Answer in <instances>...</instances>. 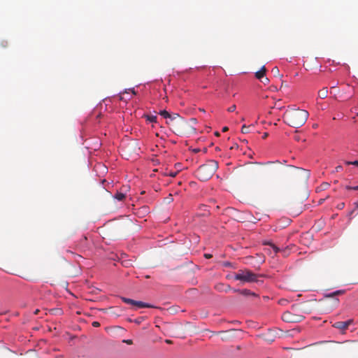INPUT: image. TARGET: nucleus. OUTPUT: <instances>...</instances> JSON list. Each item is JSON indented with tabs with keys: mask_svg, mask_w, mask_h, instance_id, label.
<instances>
[{
	"mask_svg": "<svg viewBox=\"0 0 358 358\" xmlns=\"http://www.w3.org/2000/svg\"><path fill=\"white\" fill-rule=\"evenodd\" d=\"M308 112L299 108H292L287 110L283 115V121L287 125L299 128L302 127L308 120Z\"/></svg>",
	"mask_w": 358,
	"mask_h": 358,
	"instance_id": "obj_1",
	"label": "nucleus"
},
{
	"mask_svg": "<svg viewBox=\"0 0 358 358\" xmlns=\"http://www.w3.org/2000/svg\"><path fill=\"white\" fill-rule=\"evenodd\" d=\"M218 169V162L215 160H208L200 166L196 171V175L201 181L209 180Z\"/></svg>",
	"mask_w": 358,
	"mask_h": 358,
	"instance_id": "obj_2",
	"label": "nucleus"
},
{
	"mask_svg": "<svg viewBox=\"0 0 358 358\" xmlns=\"http://www.w3.org/2000/svg\"><path fill=\"white\" fill-rule=\"evenodd\" d=\"M166 124L170 125L173 132L177 135H182L184 133L185 121L178 114L173 113L166 120Z\"/></svg>",
	"mask_w": 358,
	"mask_h": 358,
	"instance_id": "obj_3",
	"label": "nucleus"
},
{
	"mask_svg": "<svg viewBox=\"0 0 358 358\" xmlns=\"http://www.w3.org/2000/svg\"><path fill=\"white\" fill-rule=\"evenodd\" d=\"M258 275L249 269H241L234 273V279L242 283L253 282L257 281Z\"/></svg>",
	"mask_w": 358,
	"mask_h": 358,
	"instance_id": "obj_4",
	"label": "nucleus"
},
{
	"mask_svg": "<svg viewBox=\"0 0 358 358\" xmlns=\"http://www.w3.org/2000/svg\"><path fill=\"white\" fill-rule=\"evenodd\" d=\"M121 299L122 301H124L125 303L130 304L136 308H157L155 306H152L150 303H144L141 301H135L129 298L126 297H121Z\"/></svg>",
	"mask_w": 358,
	"mask_h": 358,
	"instance_id": "obj_5",
	"label": "nucleus"
},
{
	"mask_svg": "<svg viewBox=\"0 0 358 358\" xmlns=\"http://www.w3.org/2000/svg\"><path fill=\"white\" fill-rule=\"evenodd\" d=\"M352 323V320H349L345 321V322H336L333 324V327H334L335 328H337L338 329L344 331V330L347 329L348 327H349V325L351 324Z\"/></svg>",
	"mask_w": 358,
	"mask_h": 358,
	"instance_id": "obj_6",
	"label": "nucleus"
},
{
	"mask_svg": "<svg viewBox=\"0 0 358 358\" xmlns=\"http://www.w3.org/2000/svg\"><path fill=\"white\" fill-rule=\"evenodd\" d=\"M294 317L290 312L287 311L282 314V319L286 322H296Z\"/></svg>",
	"mask_w": 358,
	"mask_h": 358,
	"instance_id": "obj_7",
	"label": "nucleus"
},
{
	"mask_svg": "<svg viewBox=\"0 0 358 358\" xmlns=\"http://www.w3.org/2000/svg\"><path fill=\"white\" fill-rule=\"evenodd\" d=\"M248 259H250V260H254L255 259V264H257L258 267H259V266L263 264L265 261V257L264 256H263L262 255H259V254H257V257H252V256H250V257H247Z\"/></svg>",
	"mask_w": 358,
	"mask_h": 358,
	"instance_id": "obj_8",
	"label": "nucleus"
},
{
	"mask_svg": "<svg viewBox=\"0 0 358 358\" xmlns=\"http://www.w3.org/2000/svg\"><path fill=\"white\" fill-rule=\"evenodd\" d=\"M266 71V67L263 66L259 71L256 72L255 77L259 80H262V78H264Z\"/></svg>",
	"mask_w": 358,
	"mask_h": 358,
	"instance_id": "obj_9",
	"label": "nucleus"
},
{
	"mask_svg": "<svg viewBox=\"0 0 358 358\" xmlns=\"http://www.w3.org/2000/svg\"><path fill=\"white\" fill-rule=\"evenodd\" d=\"M328 95V89L327 87H323L318 92V96L320 99H325Z\"/></svg>",
	"mask_w": 358,
	"mask_h": 358,
	"instance_id": "obj_10",
	"label": "nucleus"
},
{
	"mask_svg": "<svg viewBox=\"0 0 358 358\" xmlns=\"http://www.w3.org/2000/svg\"><path fill=\"white\" fill-rule=\"evenodd\" d=\"M114 198L118 201H123L125 198V194L122 192H117L114 195Z\"/></svg>",
	"mask_w": 358,
	"mask_h": 358,
	"instance_id": "obj_11",
	"label": "nucleus"
},
{
	"mask_svg": "<svg viewBox=\"0 0 358 358\" xmlns=\"http://www.w3.org/2000/svg\"><path fill=\"white\" fill-rule=\"evenodd\" d=\"M271 72L275 77H282V75L280 73L279 69L277 66H274L272 69Z\"/></svg>",
	"mask_w": 358,
	"mask_h": 358,
	"instance_id": "obj_12",
	"label": "nucleus"
},
{
	"mask_svg": "<svg viewBox=\"0 0 358 358\" xmlns=\"http://www.w3.org/2000/svg\"><path fill=\"white\" fill-rule=\"evenodd\" d=\"M159 115H162L165 119H168L169 117H171V114H170L168 111L163 110L159 112Z\"/></svg>",
	"mask_w": 358,
	"mask_h": 358,
	"instance_id": "obj_13",
	"label": "nucleus"
},
{
	"mask_svg": "<svg viewBox=\"0 0 358 358\" xmlns=\"http://www.w3.org/2000/svg\"><path fill=\"white\" fill-rule=\"evenodd\" d=\"M245 296L247 297H257L258 295L255 292H241Z\"/></svg>",
	"mask_w": 358,
	"mask_h": 358,
	"instance_id": "obj_14",
	"label": "nucleus"
},
{
	"mask_svg": "<svg viewBox=\"0 0 358 358\" xmlns=\"http://www.w3.org/2000/svg\"><path fill=\"white\" fill-rule=\"evenodd\" d=\"M241 131L243 134H248L250 131V126H246L245 124L243 125L241 128Z\"/></svg>",
	"mask_w": 358,
	"mask_h": 358,
	"instance_id": "obj_15",
	"label": "nucleus"
},
{
	"mask_svg": "<svg viewBox=\"0 0 358 358\" xmlns=\"http://www.w3.org/2000/svg\"><path fill=\"white\" fill-rule=\"evenodd\" d=\"M148 120H149L150 122H157V116H147Z\"/></svg>",
	"mask_w": 358,
	"mask_h": 358,
	"instance_id": "obj_16",
	"label": "nucleus"
},
{
	"mask_svg": "<svg viewBox=\"0 0 358 358\" xmlns=\"http://www.w3.org/2000/svg\"><path fill=\"white\" fill-rule=\"evenodd\" d=\"M227 285H225L224 284H220V285H217L216 289H222L224 291H226L227 290Z\"/></svg>",
	"mask_w": 358,
	"mask_h": 358,
	"instance_id": "obj_17",
	"label": "nucleus"
},
{
	"mask_svg": "<svg viewBox=\"0 0 358 358\" xmlns=\"http://www.w3.org/2000/svg\"><path fill=\"white\" fill-rule=\"evenodd\" d=\"M262 337H264V339L266 340V341H268V343H272L274 341L273 338H271V337L266 338V334L262 335Z\"/></svg>",
	"mask_w": 358,
	"mask_h": 358,
	"instance_id": "obj_18",
	"label": "nucleus"
},
{
	"mask_svg": "<svg viewBox=\"0 0 358 358\" xmlns=\"http://www.w3.org/2000/svg\"><path fill=\"white\" fill-rule=\"evenodd\" d=\"M236 105L234 104L228 108L227 111L230 112V113L234 112L236 110Z\"/></svg>",
	"mask_w": 358,
	"mask_h": 358,
	"instance_id": "obj_19",
	"label": "nucleus"
},
{
	"mask_svg": "<svg viewBox=\"0 0 358 358\" xmlns=\"http://www.w3.org/2000/svg\"><path fill=\"white\" fill-rule=\"evenodd\" d=\"M341 292H332L331 294L327 295V296L328 297H334L335 296H336L337 294H341Z\"/></svg>",
	"mask_w": 358,
	"mask_h": 358,
	"instance_id": "obj_20",
	"label": "nucleus"
},
{
	"mask_svg": "<svg viewBox=\"0 0 358 358\" xmlns=\"http://www.w3.org/2000/svg\"><path fill=\"white\" fill-rule=\"evenodd\" d=\"M348 164H353L358 166V161H354V162H348Z\"/></svg>",
	"mask_w": 358,
	"mask_h": 358,
	"instance_id": "obj_21",
	"label": "nucleus"
},
{
	"mask_svg": "<svg viewBox=\"0 0 358 358\" xmlns=\"http://www.w3.org/2000/svg\"><path fill=\"white\" fill-rule=\"evenodd\" d=\"M329 186V184L328 182H324L322 184V187L323 189H327Z\"/></svg>",
	"mask_w": 358,
	"mask_h": 358,
	"instance_id": "obj_22",
	"label": "nucleus"
},
{
	"mask_svg": "<svg viewBox=\"0 0 358 358\" xmlns=\"http://www.w3.org/2000/svg\"><path fill=\"white\" fill-rule=\"evenodd\" d=\"M271 247L274 250L275 252L277 253L279 251L278 248H277L275 245L271 244Z\"/></svg>",
	"mask_w": 358,
	"mask_h": 358,
	"instance_id": "obj_23",
	"label": "nucleus"
},
{
	"mask_svg": "<svg viewBox=\"0 0 358 358\" xmlns=\"http://www.w3.org/2000/svg\"><path fill=\"white\" fill-rule=\"evenodd\" d=\"M92 326L94 327H98L100 326V323L99 322L94 321L92 322Z\"/></svg>",
	"mask_w": 358,
	"mask_h": 358,
	"instance_id": "obj_24",
	"label": "nucleus"
},
{
	"mask_svg": "<svg viewBox=\"0 0 358 358\" xmlns=\"http://www.w3.org/2000/svg\"><path fill=\"white\" fill-rule=\"evenodd\" d=\"M223 265L224 266L229 267V266H231V263H230L229 262H225L223 263Z\"/></svg>",
	"mask_w": 358,
	"mask_h": 358,
	"instance_id": "obj_25",
	"label": "nucleus"
},
{
	"mask_svg": "<svg viewBox=\"0 0 358 358\" xmlns=\"http://www.w3.org/2000/svg\"><path fill=\"white\" fill-rule=\"evenodd\" d=\"M262 82L264 84V85H266L269 82V80L267 78H264V80H262Z\"/></svg>",
	"mask_w": 358,
	"mask_h": 358,
	"instance_id": "obj_26",
	"label": "nucleus"
},
{
	"mask_svg": "<svg viewBox=\"0 0 358 358\" xmlns=\"http://www.w3.org/2000/svg\"><path fill=\"white\" fill-rule=\"evenodd\" d=\"M342 169H343V167L341 166H338L336 167V171L337 172L341 171Z\"/></svg>",
	"mask_w": 358,
	"mask_h": 358,
	"instance_id": "obj_27",
	"label": "nucleus"
},
{
	"mask_svg": "<svg viewBox=\"0 0 358 358\" xmlns=\"http://www.w3.org/2000/svg\"><path fill=\"white\" fill-rule=\"evenodd\" d=\"M344 206H345L344 203H340V204H338V208L339 209H342V208H344Z\"/></svg>",
	"mask_w": 358,
	"mask_h": 358,
	"instance_id": "obj_28",
	"label": "nucleus"
},
{
	"mask_svg": "<svg viewBox=\"0 0 358 358\" xmlns=\"http://www.w3.org/2000/svg\"><path fill=\"white\" fill-rule=\"evenodd\" d=\"M204 257H205L206 259H210V258H211V257H213V255H210V254H205V255H204Z\"/></svg>",
	"mask_w": 358,
	"mask_h": 358,
	"instance_id": "obj_29",
	"label": "nucleus"
},
{
	"mask_svg": "<svg viewBox=\"0 0 358 358\" xmlns=\"http://www.w3.org/2000/svg\"><path fill=\"white\" fill-rule=\"evenodd\" d=\"M176 174H177V173H172L171 172V173H169V176L173 177V178H174V177H176Z\"/></svg>",
	"mask_w": 358,
	"mask_h": 358,
	"instance_id": "obj_30",
	"label": "nucleus"
},
{
	"mask_svg": "<svg viewBox=\"0 0 358 358\" xmlns=\"http://www.w3.org/2000/svg\"><path fill=\"white\" fill-rule=\"evenodd\" d=\"M125 343H127V344H131L132 343V341L131 340H127V341H124Z\"/></svg>",
	"mask_w": 358,
	"mask_h": 358,
	"instance_id": "obj_31",
	"label": "nucleus"
},
{
	"mask_svg": "<svg viewBox=\"0 0 358 358\" xmlns=\"http://www.w3.org/2000/svg\"><path fill=\"white\" fill-rule=\"evenodd\" d=\"M268 135V133H264V134H263L262 138H263L264 139H265L266 138H267Z\"/></svg>",
	"mask_w": 358,
	"mask_h": 358,
	"instance_id": "obj_32",
	"label": "nucleus"
},
{
	"mask_svg": "<svg viewBox=\"0 0 358 358\" xmlns=\"http://www.w3.org/2000/svg\"><path fill=\"white\" fill-rule=\"evenodd\" d=\"M352 189H354V190H358V185H357V186H355V187H352Z\"/></svg>",
	"mask_w": 358,
	"mask_h": 358,
	"instance_id": "obj_33",
	"label": "nucleus"
},
{
	"mask_svg": "<svg viewBox=\"0 0 358 358\" xmlns=\"http://www.w3.org/2000/svg\"><path fill=\"white\" fill-rule=\"evenodd\" d=\"M227 333V331H220L219 334L225 335Z\"/></svg>",
	"mask_w": 358,
	"mask_h": 358,
	"instance_id": "obj_34",
	"label": "nucleus"
},
{
	"mask_svg": "<svg viewBox=\"0 0 358 358\" xmlns=\"http://www.w3.org/2000/svg\"><path fill=\"white\" fill-rule=\"evenodd\" d=\"M227 130H228V128H227V127H224V128L222 129V131H227Z\"/></svg>",
	"mask_w": 358,
	"mask_h": 358,
	"instance_id": "obj_35",
	"label": "nucleus"
},
{
	"mask_svg": "<svg viewBox=\"0 0 358 358\" xmlns=\"http://www.w3.org/2000/svg\"><path fill=\"white\" fill-rule=\"evenodd\" d=\"M352 187H350V186H346V187H345V188H346L347 189H352Z\"/></svg>",
	"mask_w": 358,
	"mask_h": 358,
	"instance_id": "obj_36",
	"label": "nucleus"
},
{
	"mask_svg": "<svg viewBox=\"0 0 358 358\" xmlns=\"http://www.w3.org/2000/svg\"><path fill=\"white\" fill-rule=\"evenodd\" d=\"M354 204L355 207L358 209V202H355Z\"/></svg>",
	"mask_w": 358,
	"mask_h": 358,
	"instance_id": "obj_37",
	"label": "nucleus"
},
{
	"mask_svg": "<svg viewBox=\"0 0 358 358\" xmlns=\"http://www.w3.org/2000/svg\"><path fill=\"white\" fill-rule=\"evenodd\" d=\"M354 213V210H352L351 212H350V213H349V216H351V215H352V213Z\"/></svg>",
	"mask_w": 358,
	"mask_h": 358,
	"instance_id": "obj_38",
	"label": "nucleus"
},
{
	"mask_svg": "<svg viewBox=\"0 0 358 358\" xmlns=\"http://www.w3.org/2000/svg\"><path fill=\"white\" fill-rule=\"evenodd\" d=\"M194 152H199V149H195V150H194Z\"/></svg>",
	"mask_w": 358,
	"mask_h": 358,
	"instance_id": "obj_39",
	"label": "nucleus"
},
{
	"mask_svg": "<svg viewBox=\"0 0 358 358\" xmlns=\"http://www.w3.org/2000/svg\"><path fill=\"white\" fill-rule=\"evenodd\" d=\"M222 340H227V338L226 336H223V337H222Z\"/></svg>",
	"mask_w": 358,
	"mask_h": 358,
	"instance_id": "obj_40",
	"label": "nucleus"
},
{
	"mask_svg": "<svg viewBox=\"0 0 358 358\" xmlns=\"http://www.w3.org/2000/svg\"><path fill=\"white\" fill-rule=\"evenodd\" d=\"M192 122H196V119L192 118Z\"/></svg>",
	"mask_w": 358,
	"mask_h": 358,
	"instance_id": "obj_41",
	"label": "nucleus"
},
{
	"mask_svg": "<svg viewBox=\"0 0 358 358\" xmlns=\"http://www.w3.org/2000/svg\"><path fill=\"white\" fill-rule=\"evenodd\" d=\"M38 311H39L38 310H36L35 311V314H38Z\"/></svg>",
	"mask_w": 358,
	"mask_h": 358,
	"instance_id": "obj_42",
	"label": "nucleus"
},
{
	"mask_svg": "<svg viewBox=\"0 0 358 358\" xmlns=\"http://www.w3.org/2000/svg\"><path fill=\"white\" fill-rule=\"evenodd\" d=\"M285 302H286V300H284L282 302H281V304L285 303Z\"/></svg>",
	"mask_w": 358,
	"mask_h": 358,
	"instance_id": "obj_43",
	"label": "nucleus"
},
{
	"mask_svg": "<svg viewBox=\"0 0 358 358\" xmlns=\"http://www.w3.org/2000/svg\"><path fill=\"white\" fill-rule=\"evenodd\" d=\"M285 302H286V300H284L282 302H281V304L285 303Z\"/></svg>",
	"mask_w": 358,
	"mask_h": 358,
	"instance_id": "obj_44",
	"label": "nucleus"
},
{
	"mask_svg": "<svg viewBox=\"0 0 358 358\" xmlns=\"http://www.w3.org/2000/svg\"><path fill=\"white\" fill-rule=\"evenodd\" d=\"M285 302H286V300H284L282 302H281V304L285 303Z\"/></svg>",
	"mask_w": 358,
	"mask_h": 358,
	"instance_id": "obj_45",
	"label": "nucleus"
},
{
	"mask_svg": "<svg viewBox=\"0 0 358 358\" xmlns=\"http://www.w3.org/2000/svg\"><path fill=\"white\" fill-rule=\"evenodd\" d=\"M295 138L299 141V138L298 136L295 137Z\"/></svg>",
	"mask_w": 358,
	"mask_h": 358,
	"instance_id": "obj_46",
	"label": "nucleus"
},
{
	"mask_svg": "<svg viewBox=\"0 0 358 358\" xmlns=\"http://www.w3.org/2000/svg\"><path fill=\"white\" fill-rule=\"evenodd\" d=\"M241 121H245V118H244V117H242V118H241Z\"/></svg>",
	"mask_w": 358,
	"mask_h": 358,
	"instance_id": "obj_47",
	"label": "nucleus"
},
{
	"mask_svg": "<svg viewBox=\"0 0 358 358\" xmlns=\"http://www.w3.org/2000/svg\"><path fill=\"white\" fill-rule=\"evenodd\" d=\"M335 87V84H333V86L331 87V88H334Z\"/></svg>",
	"mask_w": 358,
	"mask_h": 358,
	"instance_id": "obj_48",
	"label": "nucleus"
},
{
	"mask_svg": "<svg viewBox=\"0 0 358 358\" xmlns=\"http://www.w3.org/2000/svg\"><path fill=\"white\" fill-rule=\"evenodd\" d=\"M335 87V84H333V86L331 87V88H334Z\"/></svg>",
	"mask_w": 358,
	"mask_h": 358,
	"instance_id": "obj_49",
	"label": "nucleus"
},
{
	"mask_svg": "<svg viewBox=\"0 0 358 358\" xmlns=\"http://www.w3.org/2000/svg\"><path fill=\"white\" fill-rule=\"evenodd\" d=\"M70 293H71V294L72 296H74V294H73V292H70Z\"/></svg>",
	"mask_w": 358,
	"mask_h": 358,
	"instance_id": "obj_50",
	"label": "nucleus"
},
{
	"mask_svg": "<svg viewBox=\"0 0 358 358\" xmlns=\"http://www.w3.org/2000/svg\"><path fill=\"white\" fill-rule=\"evenodd\" d=\"M357 115H358V113H357Z\"/></svg>",
	"mask_w": 358,
	"mask_h": 358,
	"instance_id": "obj_51",
	"label": "nucleus"
}]
</instances>
